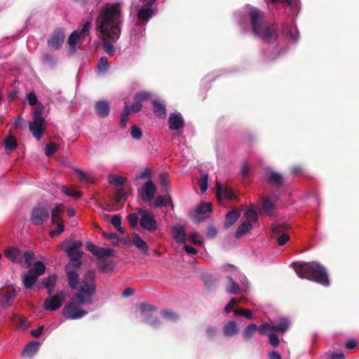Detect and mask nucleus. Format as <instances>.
<instances>
[{
    "mask_svg": "<svg viewBox=\"0 0 359 359\" xmlns=\"http://www.w3.org/2000/svg\"><path fill=\"white\" fill-rule=\"evenodd\" d=\"M122 23L121 6L120 3L107 4L100 10L95 20V29L100 34L102 47L107 55L113 56L115 50L113 42L120 37Z\"/></svg>",
    "mask_w": 359,
    "mask_h": 359,
    "instance_id": "obj_1",
    "label": "nucleus"
},
{
    "mask_svg": "<svg viewBox=\"0 0 359 359\" xmlns=\"http://www.w3.org/2000/svg\"><path fill=\"white\" fill-rule=\"evenodd\" d=\"M97 291L95 273L93 270L86 272L82 278L79 292L74 294L65 305L62 313L67 319L76 320L88 314L79 309L82 305L92 304L93 297Z\"/></svg>",
    "mask_w": 359,
    "mask_h": 359,
    "instance_id": "obj_2",
    "label": "nucleus"
},
{
    "mask_svg": "<svg viewBox=\"0 0 359 359\" xmlns=\"http://www.w3.org/2000/svg\"><path fill=\"white\" fill-rule=\"evenodd\" d=\"M252 34L266 43L275 42L278 36V26L265 20L264 14L257 8L249 12Z\"/></svg>",
    "mask_w": 359,
    "mask_h": 359,
    "instance_id": "obj_3",
    "label": "nucleus"
},
{
    "mask_svg": "<svg viewBox=\"0 0 359 359\" xmlns=\"http://www.w3.org/2000/svg\"><path fill=\"white\" fill-rule=\"evenodd\" d=\"M294 269L296 273L302 278L308 279L325 287L330 285L327 270L318 262L297 263Z\"/></svg>",
    "mask_w": 359,
    "mask_h": 359,
    "instance_id": "obj_4",
    "label": "nucleus"
},
{
    "mask_svg": "<svg viewBox=\"0 0 359 359\" xmlns=\"http://www.w3.org/2000/svg\"><path fill=\"white\" fill-rule=\"evenodd\" d=\"M46 266L42 262L37 261L34 263L33 268H31L25 273L22 283L27 289H32L38 278L46 271Z\"/></svg>",
    "mask_w": 359,
    "mask_h": 359,
    "instance_id": "obj_5",
    "label": "nucleus"
},
{
    "mask_svg": "<svg viewBox=\"0 0 359 359\" xmlns=\"http://www.w3.org/2000/svg\"><path fill=\"white\" fill-rule=\"evenodd\" d=\"M44 124L45 119L42 116V111L37 108L34 112L33 121L29 123V130L37 140H41L45 133Z\"/></svg>",
    "mask_w": 359,
    "mask_h": 359,
    "instance_id": "obj_6",
    "label": "nucleus"
},
{
    "mask_svg": "<svg viewBox=\"0 0 359 359\" xmlns=\"http://www.w3.org/2000/svg\"><path fill=\"white\" fill-rule=\"evenodd\" d=\"M91 28V22L88 21L83 25L81 30H75L69 35L67 43L69 45L70 51L74 53L76 50V44L81 38L84 39L90 34Z\"/></svg>",
    "mask_w": 359,
    "mask_h": 359,
    "instance_id": "obj_7",
    "label": "nucleus"
},
{
    "mask_svg": "<svg viewBox=\"0 0 359 359\" xmlns=\"http://www.w3.org/2000/svg\"><path fill=\"white\" fill-rule=\"evenodd\" d=\"M50 212L48 208L41 204H38L33 208L30 214V221L33 224L42 225L49 217Z\"/></svg>",
    "mask_w": 359,
    "mask_h": 359,
    "instance_id": "obj_8",
    "label": "nucleus"
},
{
    "mask_svg": "<svg viewBox=\"0 0 359 359\" xmlns=\"http://www.w3.org/2000/svg\"><path fill=\"white\" fill-rule=\"evenodd\" d=\"M138 213L141 217L140 219V226L149 231H154L157 229L158 225L153 214L148 210L139 208Z\"/></svg>",
    "mask_w": 359,
    "mask_h": 359,
    "instance_id": "obj_9",
    "label": "nucleus"
},
{
    "mask_svg": "<svg viewBox=\"0 0 359 359\" xmlns=\"http://www.w3.org/2000/svg\"><path fill=\"white\" fill-rule=\"evenodd\" d=\"M65 300V294L62 292H57L54 295L47 297L43 302V307L47 311L58 310Z\"/></svg>",
    "mask_w": 359,
    "mask_h": 359,
    "instance_id": "obj_10",
    "label": "nucleus"
},
{
    "mask_svg": "<svg viewBox=\"0 0 359 359\" xmlns=\"http://www.w3.org/2000/svg\"><path fill=\"white\" fill-rule=\"evenodd\" d=\"M65 38V34L62 29H55L48 39V46L53 50H58L63 44Z\"/></svg>",
    "mask_w": 359,
    "mask_h": 359,
    "instance_id": "obj_11",
    "label": "nucleus"
},
{
    "mask_svg": "<svg viewBox=\"0 0 359 359\" xmlns=\"http://www.w3.org/2000/svg\"><path fill=\"white\" fill-rule=\"evenodd\" d=\"M212 212V203H201L196 208L195 213L194 215V221L196 224L201 223L209 217L207 213Z\"/></svg>",
    "mask_w": 359,
    "mask_h": 359,
    "instance_id": "obj_12",
    "label": "nucleus"
},
{
    "mask_svg": "<svg viewBox=\"0 0 359 359\" xmlns=\"http://www.w3.org/2000/svg\"><path fill=\"white\" fill-rule=\"evenodd\" d=\"M80 268H77L74 265H66L65 270L66 272L68 285L72 290H76L79 283V275L77 271Z\"/></svg>",
    "mask_w": 359,
    "mask_h": 359,
    "instance_id": "obj_13",
    "label": "nucleus"
},
{
    "mask_svg": "<svg viewBox=\"0 0 359 359\" xmlns=\"http://www.w3.org/2000/svg\"><path fill=\"white\" fill-rule=\"evenodd\" d=\"M264 179L269 184L277 188H280L285 184V177L283 174L274 170H267Z\"/></svg>",
    "mask_w": 359,
    "mask_h": 359,
    "instance_id": "obj_14",
    "label": "nucleus"
},
{
    "mask_svg": "<svg viewBox=\"0 0 359 359\" xmlns=\"http://www.w3.org/2000/svg\"><path fill=\"white\" fill-rule=\"evenodd\" d=\"M156 186L151 180L147 181L141 191H139L144 202H151L156 194Z\"/></svg>",
    "mask_w": 359,
    "mask_h": 359,
    "instance_id": "obj_15",
    "label": "nucleus"
},
{
    "mask_svg": "<svg viewBox=\"0 0 359 359\" xmlns=\"http://www.w3.org/2000/svg\"><path fill=\"white\" fill-rule=\"evenodd\" d=\"M216 194L217 200L222 202V200H233L236 198L233 191L229 187H222L219 182L216 183Z\"/></svg>",
    "mask_w": 359,
    "mask_h": 359,
    "instance_id": "obj_16",
    "label": "nucleus"
},
{
    "mask_svg": "<svg viewBox=\"0 0 359 359\" xmlns=\"http://www.w3.org/2000/svg\"><path fill=\"white\" fill-rule=\"evenodd\" d=\"M16 294L15 289L11 287H8L3 290L1 293L2 306L7 309L11 306L16 297Z\"/></svg>",
    "mask_w": 359,
    "mask_h": 359,
    "instance_id": "obj_17",
    "label": "nucleus"
},
{
    "mask_svg": "<svg viewBox=\"0 0 359 359\" xmlns=\"http://www.w3.org/2000/svg\"><path fill=\"white\" fill-rule=\"evenodd\" d=\"M169 128L172 130H178L183 128L184 121L180 114L172 113L168 118Z\"/></svg>",
    "mask_w": 359,
    "mask_h": 359,
    "instance_id": "obj_18",
    "label": "nucleus"
},
{
    "mask_svg": "<svg viewBox=\"0 0 359 359\" xmlns=\"http://www.w3.org/2000/svg\"><path fill=\"white\" fill-rule=\"evenodd\" d=\"M4 255L12 262L20 264L22 262V254L18 248L8 247L4 250Z\"/></svg>",
    "mask_w": 359,
    "mask_h": 359,
    "instance_id": "obj_19",
    "label": "nucleus"
},
{
    "mask_svg": "<svg viewBox=\"0 0 359 359\" xmlns=\"http://www.w3.org/2000/svg\"><path fill=\"white\" fill-rule=\"evenodd\" d=\"M67 255L69 259V262L67 265H74L77 268H81L82 262L81 258L83 255L82 251H69L66 250Z\"/></svg>",
    "mask_w": 359,
    "mask_h": 359,
    "instance_id": "obj_20",
    "label": "nucleus"
},
{
    "mask_svg": "<svg viewBox=\"0 0 359 359\" xmlns=\"http://www.w3.org/2000/svg\"><path fill=\"white\" fill-rule=\"evenodd\" d=\"M96 114L101 118L107 117L110 111V106L107 101L100 100L95 104Z\"/></svg>",
    "mask_w": 359,
    "mask_h": 359,
    "instance_id": "obj_21",
    "label": "nucleus"
},
{
    "mask_svg": "<svg viewBox=\"0 0 359 359\" xmlns=\"http://www.w3.org/2000/svg\"><path fill=\"white\" fill-rule=\"evenodd\" d=\"M222 332L225 337H231L239 332V327L236 321L229 320L223 327Z\"/></svg>",
    "mask_w": 359,
    "mask_h": 359,
    "instance_id": "obj_22",
    "label": "nucleus"
},
{
    "mask_svg": "<svg viewBox=\"0 0 359 359\" xmlns=\"http://www.w3.org/2000/svg\"><path fill=\"white\" fill-rule=\"evenodd\" d=\"M261 200L263 211L269 216H273L276 205L271 198L266 196H262Z\"/></svg>",
    "mask_w": 359,
    "mask_h": 359,
    "instance_id": "obj_23",
    "label": "nucleus"
},
{
    "mask_svg": "<svg viewBox=\"0 0 359 359\" xmlns=\"http://www.w3.org/2000/svg\"><path fill=\"white\" fill-rule=\"evenodd\" d=\"M172 233L174 240L177 243H184L186 241V234L184 227L181 225H177L172 228Z\"/></svg>",
    "mask_w": 359,
    "mask_h": 359,
    "instance_id": "obj_24",
    "label": "nucleus"
},
{
    "mask_svg": "<svg viewBox=\"0 0 359 359\" xmlns=\"http://www.w3.org/2000/svg\"><path fill=\"white\" fill-rule=\"evenodd\" d=\"M133 243L144 255H149V247L147 243L135 232L133 233Z\"/></svg>",
    "mask_w": 359,
    "mask_h": 359,
    "instance_id": "obj_25",
    "label": "nucleus"
},
{
    "mask_svg": "<svg viewBox=\"0 0 359 359\" xmlns=\"http://www.w3.org/2000/svg\"><path fill=\"white\" fill-rule=\"evenodd\" d=\"M290 325V322L289 319L285 317H281L276 325H272V330L283 334L288 330Z\"/></svg>",
    "mask_w": 359,
    "mask_h": 359,
    "instance_id": "obj_26",
    "label": "nucleus"
},
{
    "mask_svg": "<svg viewBox=\"0 0 359 359\" xmlns=\"http://www.w3.org/2000/svg\"><path fill=\"white\" fill-rule=\"evenodd\" d=\"M241 215L238 210H232L228 212L225 216L224 227L229 229L238 220Z\"/></svg>",
    "mask_w": 359,
    "mask_h": 359,
    "instance_id": "obj_27",
    "label": "nucleus"
},
{
    "mask_svg": "<svg viewBox=\"0 0 359 359\" xmlns=\"http://www.w3.org/2000/svg\"><path fill=\"white\" fill-rule=\"evenodd\" d=\"M154 107V114L159 118H165L166 117V109L165 104L156 100L152 102Z\"/></svg>",
    "mask_w": 359,
    "mask_h": 359,
    "instance_id": "obj_28",
    "label": "nucleus"
},
{
    "mask_svg": "<svg viewBox=\"0 0 359 359\" xmlns=\"http://www.w3.org/2000/svg\"><path fill=\"white\" fill-rule=\"evenodd\" d=\"M252 228V225L248 221H244L240 224L235 233V237L236 238H241L246 233H249Z\"/></svg>",
    "mask_w": 359,
    "mask_h": 359,
    "instance_id": "obj_29",
    "label": "nucleus"
},
{
    "mask_svg": "<svg viewBox=\"0 0 359 359\" xmlns=\"http://www.w3.org/2000/svg\"><path fill=\"white\" fill-rule=\"evenodd\" d=\"M153 13L154 11L150 6L148 8H142L138 11L137 18L140 22H147L151 18Z\"/></svg>",
    "mask_w": 359,
    "mask_h": 359,
    "instance_id": "obj_30",
    "label": "nucleus"
},
{
    "mask_svg": "<svg viewBox=\"0 0 359 359\" xmlns=\"http://www.w3.org/2000/svg\"><path fill=\"white\" fill-rule=\"evenodd\" d=\"M257 330V326L255 323H250L248 325L243 332V338L244 341H248L250 339Z\"/></svg>",
    "mask_w": 359,
    "mask_h": 359,
    "instance_id": "obj_31",
    "label": "nucleus"
},
{
    "mask_svg": "<svg viewBox=\"0 0 359 359\" xmlns=\"http://www.w3.org/2000/svg\"><path fill=\"white\" fill-rule=\"evenodd\" d=\"M61 206L59 204H56L54 208L51 210V222L53 224H56L60 222H63L61 213H62Z\"/></svg>",
    "mask_w": 359,
    "mask_h": 359,
    "instance_id": "obj_32",
    "label": "nucleus"
},
{
    "mask_svg": "<svg viewBox=\"0 0 359 359\" xmlns=\"http://www.w3.org/2000/svg\"><path fill=\"white\" fill-rule=\"evenodd\" d=\"M127 182V178L118 175L111 174L109 176V182L116 187H122Z\"/></svg>",
    "mask_w": 359,
    "mask_h": 359,
    "instance_id": "obj_33",
    "label": "nucleus"
},
{
    "mask_svg": "<svg viewBox=\"0 0 359 359\" xmlns=\"http://www.w3.org/2000/svg\"><path fill=\"white\" fill-rule=\"evenodd\" d=\"M113 255H114V250L113 249L104 248L100 247L96 257H97L100 261H104L107 258L112 257Z\"/></svg>",
    "mask_w": 359,
    "mask_h": 359,
    "instance_id": "obj_34",
    "label": "nucleus"
},
{
    "mask_svg": "<svg viewBox=\"0 0 359 359\" xmlns=\"http://www.w3.org/2000/svg\"><path fill=\"white\" fill-rule=\"evenodd\" d=\"M161 316L164 318L168 319L172 322H176L180 319V315L171 309H164L161 311Z\"/></svg>",
    "mask_w": 359,
    "mask_h": 359,
    "instance_id": "obj_35",
    "label": "nucleus"
},
{
    "mask_svg": "<svg viewBox=\"0 0 359 359\" xmlns=\"http://www.w3.org/2000/svg\"><path fill=\"white\" fill-rule=\"evenodd\" d=\"M227 280L229 285L226 289V292L229 294H237L240 290L238 284L236 283L231 276H229Z\"/></svg>",
    "mask_w": 359,
    "mask_h": 359,
    "instance_id": "obj_36",
    "label": "nucleus"
},
{
    "mask_svg": "<svg viewBox=\"0 0 359 359\" xmlns=\"http://www.w3.org/2000/svg\"><path fill=\"white\" fill-rule=\"evenodd\" d=\"M244 217H245V221H248L252 224V222H255L258 220V215L256 210L252 208H248L244 213Z\"/></svg>",
    "mask_w": 359,
    "mask_h": 359,
    "instance_id": "obj_37",
    "label": "nucleus"
},
{
    "mask_svg": "<svg viewBox=\"0 0 359 359\" xmlns=\"http://www.w3.org/2000/svg\"><path fill=\"white\" fill-rule=\"evenodd\" d=\"M171 201L170 196H158L154 202V205L156 208H161L166 206L168 203Z\"/></svg>",
    "mask_w": 359,
    "mask_h": 359,
    "instance_id": "obj_38",
    "label": "nucleus"
},
{
    "mask_svg": "<svg viewBox=\"0 0 359 359\" xmlns=\"http://www.w3.org/2000/svg\"><path fill=\"white\" fill-rule=\"evenodd\" d=\"M4 145L6 150L12 151L17 148L18 143L13 137L8 136L4 140Z\"/></svg>",
    "mask_w": 359,
    "mask_h": 359,
    "instance_id": "obj_39",
    "label": "nucleus"
},
{
    "mask_svg": "<svg viewBox=\"0 0 359 359\" xmlns=\"http://www.w3.org/2000/svg\"><path fill=\"white\" fill-rule=\"evenodd\" d=\"M39 342L32 341L29 342L24 348V353H27L29 355H32L38 349Z\"/></svg>",
    "mask_w": 359,
    "mask_h": 359,
    "instance_id": "obj_40",
    "label": "nucleus"
},
{
    "mask_svg": "<svg viewBox=\"0 0 359 359\" xmlns=\"http://www.w3.org/2000/svg\"><path fill=\"white\" fill-rule=\"evenodd\" d=\"M62 192L69 196H72L76 198H81L82 196V193L74 189H69L66 187H62Z\"/></svg>",
    "mask_w": 359,
    "mask_h": 359,
    "instance_id": "obj_41",
    "label": "nucleus"
},
{
    "mask_svg": "<svg viewBox=\"0 0 359 359\" xmlns=\"http://www.w3.org/2000/svg\"><path fill=\"white\" fill-rule=\"evenodd\" d=\"M57 280V275L56 273H53L52 275H50L47 278H44L43 280V284L45 287L55 286Z\"/></svg>",
    "mask_w": 359,
    "mask_h": 359,
    "instance_id": "obj_42",
    "label": "nucleus"
},
{
    "mask_svg": "<svg viewBox=\"0 0 359 359\" xmlns=\"http://www.w3.org/2000/svg\"><path fill=\"white\" fill-rule=\"evenodd\" d=\"M126 191L123 188H119L116 190V195L114 198V201L116 204L118 203L121 200L126 198Z\"/></svg>",
    "mask_w": 359,
    "mask_h": 359,
    "instance_id": "obj_43",
    "label": "nucleus"
},
{
    "mask_svg": "<svg viewBox=\"0 0 359 359\" xmlns=\"http://www.w3.org/2000/svg\"><path fill=\"white\" fill-rule=\"evenodd\" d=\"M208 175L204 174L201 178L198 180V184L201 192L204 193L208 189Z\"/></svg>",
    "mask_w": 359,
    "mask_h": 359,
    "instance_id": "obj_44",
    "label": "nucleus"
},
{
    "mask_svg": "<svg viewBox=\"0 0 359 359\" xmlns=\"http://www.w3.org/2000/svg\"><path fill=\"white\" fill-rule=\"evenodd\" d=\"M234 313L236 316H244L247 319H252V314L250 309H238L234 310Z\"/></svg>",
    "mask_w": 359,
    "mask_h": 359,
    "instance_id": "obj_45",
    "label": "nucleus"
},
{
    "mask_svg": "<svg viewBox=\"0 0 359 359\" xmlns=\"http://www.w3.org/2000/svg\"><path fill=\"white\" fill-rule=\"evenodd\" d=\"M130 135L133 138L140 140L142 137V132L140 128L134 125L130 128Z\"/></svg>",
    "mask_w": 359,
    "mask_h": 359,
    "instance_id": "obj_46",
    "label": "nucleus"
},
{
    "mask_svg": "<svg viewBox=\"0 0 359 359\" xmlns=\"http://www.w3.org/2000/svg\"><path fill=\"white\" fill-rule=\"evenodd\" d=\"M97 67L100 71L107 72L109 67L108 60L106 57H102L97 64Z\"/></svg>",
    "mask_w": 359,
    "mask_h": 359,
    "instance_id": "obj_47",
    "label": "nucleus"
},
{
    "mask_svg": "<svg viewBox=\"0 0 359 359\" xmlns=\"http://www.w3.org/2000/svg\"><path fill=\"white\" fill-rule=\"evenodd\" d=\"M57 147L55 142H50L46 147L45 154L47 156H51L57 150Z\"/></svg>",
    "mask_w": 359,
    "mask_h": 359,
    "instance_id": "obj_48",
    "label": "nucleus"
},
{
    "mask_svg": "<svg viewBox=\"0 0 359 359\" xmlns=\"http://www.w3.org/2000/svg\"><path fill=\"white\" fill-rule=\"evenodd\" d=\"M23 257L27 267H29L32 264V261L34 259V253L32 251H27L24 253Z\"/></svg>",
    "mask_w": 359,
    "mask_h": 359,
    "instance_id": "obj_49",
    "label": "nucleus"
},
{
    "mask_svg": "<svg viewBox=\"0 0 359 359\" xmlns=\"http://www.w3.org/2000/svg\"><path fill=\"white\" fill-rule=\"evenodd\" d=\"M56 224L57 225V229L51 231L50 232V235L52 237L60 235L65 230V224L63 222H60L58 223H56Z\"/></svg>",
    "mask_w": 359,
    "mask_h": 359,
    "instance_id": "obj_50",
    "label": "nucleus"
},
{
    "mask_svg": "<svg viewBox=\"0 0 359 359\" xmlns=\"http://www.w3.org/2000/svg\"><path fill=\"white\" fill-rule=\"evenodd\" d=\"M127 218L132 228L136 227L139 221L137 215L135 213H130Z\"/></svg>",
    "mask_w": 359,
    "mask_h": 359,
    "instance_id": "obj_51",
    "label": "nucleus"
},
{
    "mask_svg": "<svg viewBox=\"0 0 359 359\" xmlns=\"http://www.w3.org/2000/svg\"><path fill=\"white\" fill-rule=\"evenodd\" d=\"M14 320L21 328L25 329L28 326L27 320L21 316H15Z\"/></svg>",
    "mask_w": 359,
    "mask_h": 359,
    "instance_id": "obj_52",
    "label": "nucleus"
},
{
    "mask_svg": "<svg viewBox=\"0 0 359 359\" xmlns=\"http://www.w3.org/2000/svg\"><path fill=\"white\" fill-rule=\"evenodd\" d=\"M150 97V94L147 92H142L140 93H137L135 95L134 100H137L142 103V102L147 100Z\"/></svg>",
    "mask_w": 359,
    "mask_h": 359,
    "instance_id": "obj_53",
    "label": "nucleus"
},
{
    "mask_svg": "<svg viewBox=\"0 0 359 359\" xmlns=\"http://www.w3.org/2000/svg\"><path fill=\"white\" fill-rule=\"evenodd\" d=\"M289 235L286 233H283L277 237L276 241L278 245L282 246L285 245L289 241Z\"/></svg>",
    "mask_w": 359,
    "mask_h": 359,
    "instance_id": "obj_54",
    "label": "nucleus"
},
{
    "mask_svg": "<svg viewBox=\"0 0 359 359\" xmlns=\"http://www.w3.org/2000/svg\"><path fill=\"white\" fill-rule=\"evenodd\" d=\"M140 310L142 311V312H144V311H156V309L154 306L150 304L148 302H142L140 304Z\"/></svg>",
    "mask_w": 359,
    "mask_h": 359,
    "instance_id": "obj_55",
    "label": "nucleus"
},
{
    "mask_svg": "<svg viewBox=\"0 0 359 359\" xmlns=\"http://www.w3.org/2000/svg\"><path fill=\"white\" fill-rule=\"evenodd\" d=\"M217 333V328L215 326L209 325L207 327L205 334L209 339H212Z\"/></svg>",
    "mask_w": 359,
    "mask_h": 359,
    "instance_id": "obj_56",
    "label": "nucleus"
},
{
    "mask_svg": "<svg viewBox=\"0 0 359 359\" xmlns=\"http://www.w3.org/2000/svg\"><path fill=\"white\" fill-rule=\"evenodd\" d=\"M269 344L273 347H277L280 344V340L275 333H271L269 335Z\"/></svg>",
    "mask_w": 359,
    "mask_h": 359,
    "instance_id": "obj_57",
    "label": "nucleus"
},
{
    "mask_svg": "<svg viewBox=\"0 0 359 359\" xmlns=\"http://www.w3.org/2000/svg\"><path fill=\"white\" fill-rule=\"evenodd\" d=\"M100 248V247L95 245L90 241L87 242L86 243V249L95 256H97Z\"/></svg>",
    "mask_w": 359,
    "mask_h": 359,
    "instance_id": "obj_58",
    "label": "nucleus"
},
{
    "mask_svg": "<svg viewBox=\"0 0 359 359\" xmlns=\"http://www.w3.org/2000/svg\"><path fill=\"white\" fill-rule=\"evenodd\" d=\"M82 246V242L80 241H75L72 242L69 247H68L66 250L69 251H81L80 248Z\"/></svg>",
    "mask_w": 359,
    "mask_h": 359,
    "instance_id": "obj_59",
    "label": "nucleus"
},
{
    "mask_svg": "<svg viewBox=\"0 0 359 359\" xmlns=\"http://www.w3.org/2000/svg\"><path fill=\"white\" fill-rule=\"evenodd\" d=\"M240 302V299L238 298H232L229 302L226 305L224 308V311L226 313H229L232 311L233 306L238 304Z\"/></svg>",
    "mask_w": 359,
    "mask_h": 359,
    "instance_id": "obj_60",
    "label": "nucleus"
},
{
    "mask_svg": "<svg viewBox=\"0 0 359 359\" xmlns=\"http://www.w3.org/2000/svg\"><path fill=\"white\" fill-rule=\"evenodd\" d=\"M122 218L120 215H114L111 217V223L116 228L121 225Z\"/></svg>",
    "mask_w": 359,
    "mask_h": 359,
    "instance_id": "obj_61",
    "label": "nucleus"
},
{
    "mask_svg": "<svg viewBox=\"0 0 359 359\" xmlns=\"http://www.w3.org/2000/svg\"><path fill=\"white\" fill-rule=\"evenodd\" d=\"M272 330V325L269 323H264L257 327V330L260 334H264L267 330Z\"/></svg>",
    "mask_w": 359,
    "mask_h": 359,
    "instance_id": "obj_62",
    "label": "nucleus"
},
{
    "mask_svg": "<svg viewBox=\"0 0 359 359\" xmlns=\"http://www.w3.org/2000/svg\"><path fill=\"white\" fill-rule=\"evenodd\" d=\"M27 100L30 106H34L37 103V97L34 92H31L27 95Z\"/></svg>",
    "mask_w": 359,
    "mask_h": 359,
    "instance_id": "obj_63",
    "label": "nucleus"
},
{
    "mask_svg": "<svg viewBox=\"0 0 359 359\" xmlns=\"http://www.w3.org/2000/svg\"><path fill=\"white\" fill-rule=\"evenodd\" d=\"M198 236L199 235L196 232H192L189 236L190 239L194 244L201 245L203 244V242L201 240L198 239Z\"/></svg>",
    "mask_w": 359,
    "mask_h": 359,
    "instance_id": "obj_64",
    "label": "nucleus"
}]
</instances>
